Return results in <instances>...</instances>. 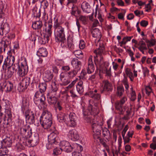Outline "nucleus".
<instances>
[{
    "label": "nucleus",
    "instance_id": "nucleus-1",
    "mask_svg": "<svg viewBox=\"0 0 156 156\" xmlns=\"http://www.w3.org/2000/svg\"><path fill=\"white\" fill-rule=\"evenodd\" d=\"M54 35L55 40L57 42H60L61 45L62 47L66 46L64 28L61 25V23L58 22V20H56L53 26Z\"/></svg>",
    "mask_w": 156,
    "mask_h": 156
},
{
    "label": "nucleus",
    "instance_id": "nucleus-2",
    "mask_svg": "<svg viewBox=\"0 0 156 156\" xmlns=\"http://www.w3.org/2000/svg\"><path fill=\"white\" fill-rule=\"evenodd\" d=\"M91 115L87 116H85L84 119L87 122H90L92 123V127L93 131V136L94 139H98L100 137L101 135V130L102 129V126L103 123L100 121L99 119H97L96 117L92 120Z\"/></svg>",
    "mask_w": 156,
    "mask_h": 156
},
{
    "label": "nucleus",
    "instance_id": "nucleus-3",
    "mask_svg": "<svg viewBox=\"0 0 156 156\" xmlns=\"http://www.w3.org/2000/svg\"><path fill=\"white\" fill-rule=\"evenodd\" d=\"M18 126L20 127V134L24 138H30L32 135V129L29 125L23 126V122L19 119L17 122Z\"/></svg>",
    "mask_w": 156,
    "mask_h": 156
},
{
    "label": "nucleus",
    "instance_id": "nucleus-4",
    "mask_svg": "<svg viewBox=\"0 0 156 156\" xmlns=\"http://www.w3.org/2000/svg\"><path fill=\"white\" fill-rule=\"evenodd\" d=\"M89 104L87 109H83V118L85 116H87L90 115L92 114L94 115H98L99 111L98 107L95 106H93V105L94 104L92 101L89 100Z\"/></svg>",
    "mask_w": 156,
    "mask_h": 156
},
{
    "label": "nucleus",
    "instance_id": "nucleus-5",
    "mask_svg": "<svg viewBox=\"0 0 156 156\" xmlns=\"http://www.w3.org/2000/svg\"><path fill=\"white\" fill-rule=\"evenodd\" d=\"M45 97L43 93L37 91L35 92L34 100L36 105H37L39 103L41 105H45Z\"/></svg>",
    "mask_w": 156,
    "mask_h": 156
},
{
    "label": "nucleus",
    "instance_id": "nucleus-6",
    "mask_svg": "<svg viewBox=\"0 0 156 156\" xmlns=\"http://www.w3.org/2000/svg\"><path fill=\"white\" fill-rule=\"evenodd\" d=\"M14 66L16 69H18L17 74L20 76L23 77L25 76L27 73L28 70V66L26 62L24 64L21 63V66H20L17 63L14 64Z\"/></svg>",
    "mask_w": 156,
    "mask_h": 156
},
{
    "label": "nucleus",
    "instance_id": "nucleus-7",
    "mask_svg": "<svg viewBox=\"0 0 156 156\" xmlns=\"http://www.w3.org/2000/svg\"><path fill=\"white\" fill-rule=\"evenodd\" d=\"M10 37L9 36H5L2 39L0 43V53L3 52V50L4 52L6 50H8V46L10 43Z\"/></svg>",
    "mask_w": 156,
    "mask_h": 156
},
{
    "label": "nucleus",
    "instance_id": "nucleus-8",
    "mask_svg": "<svg viewBox=\"0 0 156 156\" xmlns=\"http://www.w3.org/2000/svg\"><path fill=\"white\" fill-rule=\"evenodd\" d=\"M77 117L76 114L73 112H70L69 115V119L67 122V125L71 127H74L76 125Z\"/></svg>",
    "mask_w": 156,
    "mask_h": 156
},
{
    "label": "nucleus",
    "instance_id": "nucleus-9",
    "mask_svg": "<svg viewBox=\"0 0 156 156\" xmlns=\"http://www.w3.org/2000/svg\"><path fill=\"white\" fill-rule=\"evenodd\" d=\"M15 61V58L14 56H11L9 58L7 57L5 60L2 66L3 69H5L8 67V68H11V66H13Z\"/></svg>",
    "mask_w": 156,
    "mask_h": 156
},
{
    "label": "nucleus",
    "instance_id": "nucleus-10",
    "mask_svg": "<svg viewBox=\"0 0 156 156\" xmlns=\"http://www.w3.org/2000/svg\"><path fill=\"white\" fill-rule=\"evenodd\" d=\"M30 78L29 77H26L24 78L20 83L19 88L22 91L27 89L30 83Z\"/></svg>",
    "mask_w": 156,
    "mask_h": 156
},
{
    "label": "nucleus",
    "instance_id": "nucleus-11",
    "mask_svg": "<svg viewBox=\"0 0 156 156\" xmlns=\"http://www.w3.org/2000/svg\"><path fill=\"white\" fill-rule=\"evenodd\" d=\"M60 80L61 81L60 84L61 86H66L69 84L70 80L66 73L62 72L60 75Z\"/></svg>",
    "mask_w": 156,
    "mask_h": 156
},
{
    "label": "nucleus",
    "instance_id": "nucleus-12",
    "mask_svg": "<svg viewBox=\"0 0 156 156\" xmlns=\"http://www.w3.org/2000/svg\"><path fill=\"white\" fill-rule=\"evenodd\" d=\"M67 135L69 139L73 141H75L79 139V135L77 131L75 129L70 130L69 131Z\"/></svg>",
    "mask_w": 156,
    "mask_h": 156
},
{
    "label": "nucleus",
    "instance_id": "nucleus-13",
    "mask_svg": "<svg viewBox=\"0 0 156 156\" xmlns=\"http://www.w3.org/2000/svg\"><path fill=\"white\" fill-rule=\"evenodd\" d=\"M52 119L40 118V121L42 126L44 129H47L51 126L52 123Z\"/></svg>",
    "mask_w": 156,
    "mask_h": 156
},
{
    "label": "nucleus",
    "instance_id": "nucleus-14",
    "mask_svg": "<svg viewBox=\"0 0 156 156\" xmlns=\"http://www.w3.org/2000/svg\"><path fill=\"white\" fill-rule=\"evenodd\" d=\"M22 138L21 139L20 142L16 144V148L18 151H21V150H24L25 147L27 146V138Z\"/></svg>",
    "mask_w": 156,
    "mask_h": 156
},
{
    "label": "nucleus",
    "instance_id": "nucleus-15",
    "mask_svg": "<svg viewBox=\"0 0 156 156\" xmlns=\"http://www.w3.org/2000/svg\"><path fill=\"white\" fill-rule=\"evenodd\" d=\"M1 89V90L2 91L3 89L6 87V91L7 92L11 91L13 89V85L12 83L9 81H4L0 84Z\"/></svg>",
    "mask_w": 156,
    "mask_h": 156
},
{
    "label": "nucleus",
    "instance_id": "nucleus-16",
    "mask_svg": "<svg viewBox=\"0 0 156 156\" xmlns=\"http://www.w3.org/2000/svg\"><path fill=\"white\" fill-rule=\"evenodd\" d=\"M54 95L52 92H49L47 94V101L50 105H55L57 102V98Z\"/></svg>",
    "mask_w": 156,
    "mask_h": 156
},
{
    "label": "nucleus",
    "instance_id": "nucleus-17",
    "mask_svg": "<svg viewBox=\"0 0 156 156\" xmlns=\"http://www.w3.org/2000/svg\"><path fill=\"white\" fill-rule=\"evenodd\" d=\"M10 27L9 24L6 23L1 25L0 27V34L2 35H6L9 32Z\"/></svg>",
    "mask_w": 156,
    "mask_h": 156
},
{
    "label": "nucleus",
    "instance_id": "nucleus-18",
    "mask_svg": "<svg viewBox=\"0 0 156 156\" xmlns=\"http://www.w3.org/2000/svg\"><path fill=\"white\" fill-rule=\"evenodd\" d=\"M73 149L76 150L72 153V156H79L81 155L80 152L83 150V147L76 143L73 144Z\"/></svg>",
    "mask_w": 156,
    "mask_h": 156
},
{
    "label": "nucleus",
    "instance_id": "nucleus-19",
    "mask_svg": "<svg viewBox=\"0 0 156 156\" xmlns=\"http://www.w3.org/2000/svg\"><path fill=\"white\" fill-rule=\"evenodd\" d=\"M44 26L46 27L45 33L44 34L51 37L52 33L51 28L52 27V20H49L48 22H45Z\"/></svg>",
    "mask_w": 156,
    "mask_h": 156
},
{
    "label": "nucleus",
    "instance_id": "nucleus-20",
    "mask_svg": "<svg viewBox=\"0 0 156 156\" xmlns=\"http://www.w3.org/2000/svg\"><path fill=\"white\" fill-rule=\"evenodd\" d=\"M43 76L44 80L48 82L51 80L54 75L51 71L48 69L46 70L44 73Z\"/></svg>",
    "mask_w": 156,
    "mask_h": 156
},
{
    "label": "nucleus",
    "instance_id": "nucleus-21",
    "mask_svg": "<svg viewBox=\"0 0 156 156\" xmlns=\"http://www.w3.org/2000/svg\"><path fill=\"white\" fill-rule=\"evenodd\" d=\"M95 68L92 62V56L90 55L89 57L88 61V67L87 68V73L91 74L94 70Z\"/></svg>",
    "mask_w": 156,
    "mask_h": 156
},
{
    "label": "nucleus",
    "instance_id": "nucleus-22",
    "mask_svg": "<svg viewBox=\"0 0 156 156\" xmlns=\"http://www.w3.org/2000/svg\"><path fill=\"white\" fill-rule=\"evenodd\" d=\"M28 139V138H27V142L30 146L34 147L36 146L39 142V137L37 135L32 137L31 139Z\"/></svg>",
    "mask_w": 156,
    "mask_h": 156
},
{
    "label": "nucleus",
    "instance_id": "nucleus-23",
    "mask_svg": "<svg viewBox=\"0 0 156 156\" xmlns=\"http://www.w3.org/2000/svg\"><path fill=\"white\" fill-rule=\"evenodd\" d=\"M104 84V87L103 90L101 91V93H103V91H105L107 92H110L112 91L113 90V87L112 84L109 82L108 80H104L103 81Z\"/></svg>",
    "mask_w": 156,
    "mask_h": 156
},
{
    "label": "nucleus",
    "instance_id": "nucleus-24",
    "mask_svg": "<svg viewBox=\"0 0 156 156\" xmlns=\"http://www.w3.org/2000/svg\"><path fill=\"white\" fill-rule=\"evenodd\" d=\"M43 26L42 22L41 21H34L32 24V27L34 29L37 30L38 34H41V28Z\"/></svg>",
    "mask_w": 156,
    "mask_h": 156
},
{
    "label": "nucleus",
    "instance_id": "nucleus-25",
    "mask_svg": "<svg viewBox=\"0 0 156 156\" xmlns=\"http://www.w3.org/2000/svg\"><path fill=\"white\" fill-rule=\"evenodd\" d=\"M48 141L51 143H58L60 140L59 137L57 136V134L54 132L51 133L48 137Z\"/></svg>",
    "mask_w": 156,
    "mask_h": 156
},
{
    "label": "nucleus",
    "instance_id": "nucleus-26",
    "mask_svg": "<svg viewBox=\"0 0 156 156\" xmlns=\"http://www.w3.org/2000/svg\"><path fill=\"white\" fill-rule=\"evenodd\" d=\"M71 65L74 68L73 69L78 70L79 71L81 66V62L76 58H74L71 61Z\"/></svg>",
    "mask_w": 156,
    "mask_h": 156
},
{
    "label": "nucleus",
    "instance_id": "nucleus-27",
    "mask_svg": "<svg viewBox=\"0 0 156 156\" xmlns=\"http://www.w3.org/2000/svg\"><path fill=\"white\" fill-rule=\"evenodd\" d=\"M92 34L93 37L96 38V40L99 42L101 37L100 30L98 28H95L92 30Z\"/></svg>",
    "mask_w": 156,
    "mask_h": 156
},
{
    "label": "nucleus",
    "instance_id": "nucleus-28",
    "mask_svg": "<svg viewBox=\"0 0 156 156\" xmlns=\"http://www.w3.org/2000/svg\"><path fill=\"white\" fill-rule=\"evenodd\" d=\"M71 14L72 15L75 16L76 17H78V15L80 13L81 11L79 9L77 6L73 4L72 5Z\"/></svg>",
    "mask_w": 156,
    "mask_h": 156
},
{
    "label": "nucleus",
    "instance_id": "nucleus-29",
    "mask_svg": "<svg viewBox=\"0 0 156 156\" xmlns=\"http://www.w3.org/2000/svg\"><path fill=\"white\" fill-rule=\"evenodd\" d=\"M1 145L6 147H10L12 144V139L10 137H7L1 141Z\"/></svg>",
    "mask_w": 156,
    "mask_h": 156
},
{
    "label": "nucleus",
    "instance_id": "nucleus-30",
    "mask_svg": "<svg viewBox=\"0 0 156 156\" xmlns=\"http://www.w3.org/2000/svg\"><path fill=\"white\" fill-rule=\"evenodd\" d=\"M12 68H9L8 69V71L5 72V78L6 79H8L11 78L13 75L14 73V70H17V69L14 66H12Z\"/></svg>",
    "mask_w": 156,
    "mask_h": 156
},
{
    "label": "nucleus",
    "instance_id": "nucleus-31",
    "mask_svg": "<svg viewBox=\"0 0 156 156\" xmlns=\"http://www.w3.org/2000/svg\"><path fill=\"white\" fill-rule=\"evenodd\" d=\"M44 110L40 118H47L48 119H52V115L51 113L44 107Z\"/></svg>",
    "mask_w": 156,
    "mask_h": 156
},
{
    "label": "nucleus",
    "instance_id": "nucleus-32",
    "mask_svg": "<svg viewBox=\"0 0 156 156\" xmlns=\"http://www.w3.org/2000/svg\"><path fill=\"white\" fill-rule=\"evenodd\" d=\"M94 61L95 65L99 67H101L104 64V62L102 56H100L98 57H94Z\"/></svg>",
    "mask_w": 156,
    "mask_h": 156
},
{
    "label": "nucleus",
    "instance_id": "nucleus-33",
    "mask_svg": "<svg viewBox=\"0 0 156 156\" xmlns=\"http://www.w3.org/2000/svg\"><path fill=\"white\" fill-rule=\"evenodd\" d=\"M83 84V83L82 81L80 80L76 86L77 93L80 94H82L84 91Z\"/></svg>",
    "mask_w": 156,
    "mask_h": 156
},
{
    "label": "nucleus",
    "instance_id": "nucleus-34",
    "mask_svg": "<svg viewBox=\"0 0 156 156\" xmlns=\"http://www.w3.org/2000/svg\"><path fill=\"white\" fill-rule=\"evenodd\" d=\"M123 105L121 104L119 101L116 102L115 105V108L119 111V114H122L124 111V109L122 107Z\"/></svg>",
    "mask_w": 156,
    "mask_h": 156
},
{
    "label": "nucleus",
    "instance_id": "nucleus-35",
    "mask_svg": "<svg viewBox=\"0 0 156 156\" xmlns=\"http://www.w3.org/2000/svg\"><path fill=\"white\" fill-rule=\"evenodd\" d=\"M37 55L39 56L46 57L47 55L48 52L45 48H41L37 51Z\"/></svg>",
    "mask_w": 156,
    "mask_h": 156
},
{
    "label": "nucleus",
    "instance_id": "nucleus-36",
    "mask_svg": "<svg viewBox=\"0 0 156 156\" xmlns=\"http://www.w3.org/2000/svg\"><path fill=\"white\" fill-rule=\"evenodd\" d=\"M46 82H47L45 81L42 82H40L38 86L39 90L38 91L43 93L45 91L47 88V84Z\"/></svg>",
    "mask_w": 156,
    "mask_h": 156
},
{
    "label": "nucleus",
    "instance_id": "nucleus-37",
    "mask_svg": "<svg viewBox=\"0 0 156 156\" xmlns=\"http://www.w3.org/2000/svg\"><path fill=\"white\" fill-rule=\"evenodd\" d=\"M100 48H99L97 50H95L94 52L95 54H96V56H94V57H98L100 56H102V53L103 52V50L104 49V45L102 44L101 45H99Z\"/></svg>",
    "mask_w": 156,
    "mask_h": 156
},
{
    "label": "nucleus",
    "instance_id": "nucleus-38",
    "mask_svg": "<svg viewBox=\"0 0 156 156\" xmlns=\"http://www.w3.org/2000/svg\"><path fill=\"white\" fill-rule=\"evenodd\" d=\"M2 106L5 110L11 108V103L9 101L5 100L2 101Z\"/></svg>",
    "mask_w": 156,
    "mask_h": 156
},
{
    "label": "nucleus",
    "instance_id": "nucleus-39",
    "mask_svg": "<svg viewBox=\"0 0 156 156\" xmlns=\"http://www.w3.org/2000/svg\"><path fill=\"white\" fill-rule=\"evenodd\" d=\"M78 71V70L73 69L68 72L66 74L70 79H72L76 76Z\"/></svg>",
    "mask_w": 156,
    "mask_h": 156
},
{
    "label": "nucleus",
    "instance_id": "nucleus-40",
    "mask_svg": "<svg viewBox=\"0 0 156 156\" xmlns=\"http://www.w3.org/2000/svg\"><path fill=\"white\" fill-rule=\"evenodd\" d=\"M51 86V91L50 92H52V94L53 93L54 95H55L58 90V85L55 82H53L52 83Z\"/></svg>",
    "mask_w": 156,
    "mask_h": 156
},
{
    "label": "nucleus",
    "instance_id": "nucleus-41",
    "mask_svg": "<svg viewBox=\"0 0 156 156\" xmlns=\"http://www.w3.org/2000/svg\"><path fill=\"white\" fill-rule=\"evenodd\" d=\"M78 19L83 25H87L88 23V20L87 16L81 15L79 16Z\"/></svg>",
    "mask_w": 156,
    "mask_h": 156
},
{
    "label": "nucleus",
    "instance_id": "nucleus-42",
    "mask_svg": "<svg viewBox=\"0 0 156 156\" xmlns=\"http://www.w3.org/2000/svg\"><path fill=\"white\" fill-rule=\"evenodd\" d=\"M65 114L62 112H60L57 114V119L60 122H65Z\"/></svg>",
    "mask_w": 156,
    "mask_h": 156
},
{
    "label": "nucleus",
    "instance_id": "nucleus-43",
    "mask_svg": "<svg viewBox=\"0 0 156 156\" xmlns=\"http://www.w3.org/2000/svg\"><path fill=\"white\" fill-rule=\"evenodd\" d=\"M124 92V88L122 85L119 86L117 87L116 94L118 96L121 97Z\"/></svg>",
    "mask_w": 156,
    "mask_h": 156
},
{
    "label": "nucleus",
    "instance_id": "nucleus-44",
    "mask_svg": "<svg viewBox=\"0 0 156 156\" xmlns=\"http://www.w3.org/2000/svg\"><path fill=\"white\" fill-rule=\"evenodd\" d=\"M29 106V102L26 99H24L22 101L21 108L23 110H25L28 108Z\"/></svg>",
    "mask_w": 156,
    "mask_h": 156
},
{
    "label": "nucleus",
    "instance_id": "nucleus-45",
    "mask_svg": "<svg viewBox=\"0 0 156 156\" xmlns=\"http://www.w3.org/2000/svg\"><path fill=\"white\" fill-rule=\"evenodd\" d=\"M89 95L91 98L97 100H99L101 99V95L99 94L94 93L93 92H90Z\"/></svg>",
    "mask_w": 156,
    "mask_h": 156
},
{
    "label": "nucleus",
    "instance_id": "nucleus-46",
    "mask_svg": "<svg viewBox=\"0 0 156 156\" xmlns=\"http://www.w3.org/2000/svg\"><path fill=\"white\" fill-rule=\"evenodd\" d=\"M74 54L75 56L80 59H81L83 57V52L80 50H78L74 52Z\"/></svg>",
    "mask_w": 156,
    "mask_h": 156
},
{
    "label": "nucleus",
    "instance_id": "nucleus-47",
    "mask_svg": "<svg viewBox=\"0 0 156 156\" xmlns=\"http://www.w3.org/2000/svg\"><path fill=\"white\" fill-rule=\"evenodd\" d=\"M62 105L63 103L61 101H58L55 107L56 111L57 112V110H58L59 111H62L63 109Z\"/></svg>",
    "mask_w": 156,
    "mask_h": 156
},
{
    "label": "nucleus",
    "instance_id": "nucleus-48",
    "mask_svg": "<svg viewBox=\"0 0 156 156\" xmlns=\"http://www.w3.org/2000/svg\"><path fill=\"white\" fill-rule=\"evenodd\" d=\"M62 152V149L61 148H55L54 149L53 154L54 156L60 154Z\"/></svg>",
    "mask_w": 156,
    "mask_h": 156
},
{
    "label": "nucleus",
    "instance_id": "nucleus-49",
    "mask_svg": "<svg viewBox=\"0 0 156 156\" xmlns=\"http://www.w3.org/2000/svg\"><path fill=\"white\" fill-rule=\"evenodd\" d=\"M8 151L7 147L1 145V147L0 148V156L6 154Z\"/></svg>",
    "mask_w": 156,
    "mask_h": 156
},
{
    "label": "nucleus",
    "instance_id": "nucleus-50",
    "mask_svg": "<svg viewBox=\"0 0 156 156\" xmlns=\"http://www.w3.org/2000/svg\"><path fill=\"white\" fill-rule=\"evenodd\" d=\"M60 142V146L62 149H64L67 146L69 145V143L67 141L63 140Z\"/></svg>",
    "mask_w": 156,
    "mask_h": 156
},
{
    "label": "nucleus",
    "instance_id": "nucleus-51",
    "mask_svg": "<svg viewBox=\"0 0 156 156\" xmlns=\"http://www.w3.org/2000/svg\"><path fill=\"white\" fill-rule=\"evenodd\" d=\"M34 114L32 112H30V111L29 110H26L25 112V116L26 120H29V118Z\"/></svg>",
    "mask_w": 156,
    "mask_h": 156
},
{
    "label": "nucleus",
    "instance_id": "nucleus-52",
    "mask_svg": "<svg viewBox=\"0 0 156 156\" xmlns=\"http://www.w3.org/2000/svg\"><path fill=\"white\" fill-rule=\"evenodd\" d=\"M133 37V36L125 37L122 39L121 43L122 44H125L128 41H130Z\"/></svg>",
    "mask_w": 156,
    "mask_h": 156
},
{
    "label": "nucleus",
    "instance_id": "nucleus-53",
    "mask_svg": "<svg viewBox=\"0 0 156 156\" xmlns=\"http://www.w3.org/2000/svg\"><path fill=\"white\" fill-rule=\"evenodd\" d=\"M81 7L83 10L85 11L87 9L90 8V5L88 3L85 2L82 3Z\"/></svg>",
    "mask_w": 156,
    "mask_h": 156
},
{
    "label": "nucleus",
    "instance_id": "nucleus-54",
    "mask_svg": "<svg viewBox=\"0 0 156 156\" xmlns=\"http://www.w3.org/2000/svg\"><path fill=\"white\" fill-rule=\"evenodd\" d=\"M38 36L34 34H32L31 36L29 37V39L32 41H34V44H35V41L37 40V39L38 38Z\"/></svg>",
    "mask_w": 156,
    "mask_h": 156
},
{
    "label": "nucleus",
    "instance_id": "nucleus-55",
    "mask_svg": "<svg viewBox=\"0 0 156 156\" xmlns=\"http://www.w3.org/2000/svg\"><path fill=\"white\" fill-rule=\"evenodd\" d=\"M102 134L103 136L105 137L106 136H109L110 133L107 128H105L102 129Z\"/></svg>",
    "mask_w": 156,
    "mask_h": 156
},
{
    "label": "nucleus",
    "instance_id": "nucleus-56",
    "mask_svg": "<svg viewBox=\"0 0 156 156\" xmlns=\"http://www.w3.org/2000/svg\"><path fill=\"white\" fill-rule=\"evenodd\" d=\"M57 144L55 143H51L50 141H48V143L46 144V147L48 149H51L54 147L55 145Z\"/></svg>",
    "mask_w": 156,
    "mask_h": 156
},
{
    "label": "nucleus",
    "instance_id": "nucleus-57",
    "mask_svg": "<svg viewBox=\"0 0 156 156\" xmlns=\"http://www.w3.org/2000/svg\"><path fill=\"white\" fill-rule=\"evenodd\" d=\"M68 2L66 5L69 8L72 5L76 3L77 2V0H67Z\"/></svg>",
    "mask_w": 156,
    "mask_h": 156
},
{
    "label": "nucleus",
    "instance_id": "nucleus-58",
    "mask_svg": "<svg viewBox=\"0 0 156 156\" xmlns=\"http://www.w3.org/2000/svg\"><path fill=\"white\" fill-rule=\"evenodd\" d=\"M73 145L72 146L69 143V145L67 146L64 150L67 152H69L72 151L73 149Z\"/></svg>",
    "mask_w": 156,
    "mask_h": 156
},
{
    "label": "nucleus",
    "instance_id": "nucleus-59",
    "mask_svg": "<svg viewBox=\"0 0 156 156\" xmlns=\"http://www.w3.org/2000/svg\"><path fill=\"white\" fill-rule=\"evenodd\" d=\"M86 44L84 41L81 40L80 41L79 44V48L81 49H83L85 47Z\"/></svg>",
    "mask_w": 156,
    "mask_h": 156
},
{
    "label": "nucleus",
    "instance_id": "nucleus-60",
    "mask_svg": "<svg viewBox=\"0 0 156 156\" xmlns=\"http://www.w3.org/2000/svg\"><path fill=\"white\" fill-rule=\"evenodd\" d=\"M5 112L8 116V119H11L12 117V114L11 108L5 110Z\"/></svg>",
    "mask_w": 156,
    "mask_h": 156
},
{
    "label": "nucleus",
    "instance_id": "nucleus-61",
    "mask_svg": "<svg viewBox=\"0 0 156 156\" xmlns=\"http://www.w3.org/2000/svg\"><path fill=\"white\" fill-rule=\"evenodd\" d=\"M67 46L69 48H72L73 47V41L71 38H68L67 39Z\"/></svg>",
    "mask_w": 156,
    "mask_h": 156
},
{
    "label": "nucleus",
    "instance_id": "nucleus-62",
    "mask_svg": "<svg viewBox=\"0 0 156 156\" xmlns=\"http://www.w3.org/2000/svg\"><path fill=\"white\" fill-rule=\"evenodd\" d=\"M51 37L50 36H48L47 34H44L43 36V40L44 41V44L47 43L48 42V41L49 40L50 37Z\"/></svg>",
    "mask_w": 156,
    "mask_h": 156
},
{
    "label": "nucleus",
    "instance_id": "nucleus-63",
    "mask_svg": "<svg viewBox=\"0 0 156 156\" xmlns=\"http://www.w3.org/2000/svg\"><path fill=\"white\" fill-rule=\"evenodd\" d=\"M34 118V114L29 118V120H26V121H28L30 124H33L35 121Z\"/></svg>",
    "mask_w": 156,
    "mask_h": 156
},
{
    "label": "nucleus",
    "instance_id": "nucleus-64",
    "mask_svg": "<svg viewBox=\"0 0 156 156\" xmlns=\"http://www.w3.org/2000/svg\"><path fill=\"white\" fill-rule=\"evenodd\" d=\"M33 15L34 17H39L40 16V11L39 10L37 11L36 10H34L33 11Z\"/></svg>",
    "mask_w": 156,
    "mask_h": 156
}]
</instances>
